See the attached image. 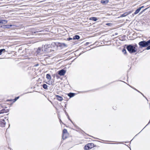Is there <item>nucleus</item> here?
I'll return each mask as SVG.
<instances>
[{
	"instance_id": "nucleus-19",
	"label": "nucleus",
	"mask_w": 150,
	"mask_h": 150,
	"mask_svg": "<svg viewBox=\"0 0 150 150\" xmlns=\"http://www.w3.org/2000/svg\"><path fill=\"white\" fill-rule=\"evenodd\" d=\"M5 52H7L5 49H0V55H1L3 53H4Z\"/></svg>"
},
{
	"instance_id": "nucleus-42",
	"label": "nucleus",
	"mask_w": 150,
	"mask_h": 150,
	"mask_svg": "<svg viewBox=\"0 0 150 150\" xmlns=\"http://www.w3.org/2000/svg\"><path fill=\"white\" fill-rule=\"evenodd\" d=\"M56 74H54L52 75V76L54 78L55 76L56 77Z\"/></svg>"
},
{
	"instance_id": "nucleus-31",
	"label": "nucleus",
	"mask_w": 150,
	"mask_h": 150,
	"mask_svg": "<svg viewBox=\"0 0 150 150\" xmlns=\"http://www.w3.org/2000/svg\"><path fill=\"white\" fill-rule=\"evenodd\" d=\"M3 22L4 23V24H6L8 22V21L7 20H3L2 19Z\"/></svg>"
},
{
	"instance_id": "nucleus-37",
	"label": "nucleus",
	"mask_w": 150,
	"mask_h": 150,
	"mask_svg": "<svg viewBox=\"0 0 150 150\" xmlns=\"http://www.w3.org/2000/svg\"><path fill=\"white\" fill-rule=\"evenodd\" d=\"M0 22L1 23V25H2L3 24H4L3 22L2 19L0 20Z\"/></svg>"
},
{
	"instance_id": "nucleus-59",
	"label": "nucleus",
	"mask_w": 150,
	"mask_h": 150,
	"mask_svg": "<svg viewBox=\"0 0 150 150\" xmlns=\"http://www.w3.org/2000/svg\"><path fill=\"white\" fill-rule=\"evenodd\" d=\"M8 149H11V148H10L9 147H8Z\"/></svg>"
},
{
	"instance_id": "nucleus-17",
	"label": "nucleus",
	"mask_w": 150,
	"mask_h": 150,
	"mask_svg": "<svg viewBox=\"0 0 150 150\" xmlns=\"http://www.w3.org/2000/svg\"><path fill=\"white\" fill-rule=\"evenodd\" d=\"M80 38V37L79 35H74L73 37V40H78Z\"/></svg>"
},
{
	"instance_id": "nucleus-22",
	"label": "nucleus",
	"mask_w": 150,
	"mask_h": 150,
	"mask_svg": "<svg viewBox=\"0 0 150 150\" xmlns=\"http://www.w3.org/2000/svg\"><path fill=\"white\" fill-rule=\"evenodd\" d=\"M42 86L44 89L46 90L48 89V86L46 84H43L42 85Z\"/></svg>"
},
{
	"instance_id": "nucleus-23",
	"label": "nucleus",
	"mask_w": 150,
	"mask_h": 150,
	"mask_svg": "<svg viewBox=\"0 0 150 150\" xmlns=\"http://www.w3.org/2000/svg\"><path fill=\"white\" fill-rule=\"evenodd\" d=\"M51 47H50V48H47V50H48V51H46L45 52H51L54 51V50L51 49Z\"/></svg>"
},
{
	"instance_id": "nucleus-32",
	"label": "nucleus",
	"mask_w": 150,
	"mask_h": 150,
	"mask_svg": "<svg viewBox=\"0 0 150 150\" xmlns=\"http://www.w3.org/2000/svg\"><path fill=\"white\" fill-rule=\"evenodd\" d=\"M133 46L134 47V48H135L137 50V48L138 47V46L135 43L134 44H133Z\"/></svg>"
},
{
	"instance_id": "nucleus-40",
	"label": "nucleus",
	"mask_w": 150,
	"mask_h": 150,
	"mask_svg": "<svg viewBox=\"0 0 150 150\" xmlns=\"http://www.w3.org/2000/svg\"><path fill=\"white\" fill-rule=\"evenodd\" d=\"M90 44L89 42H87L85 44H84V45L85 46H87L89 44Z\"/></svg>"
},
{
	"instance_id": "nucleus-35",
	"label": "nucleus",
	"mask_w": 150,
	"mask_h": 150,
	"mask_svg": "<svg viewBox=\"0 0 150 150\" xmlns=\"http://www.w3.org/2000/svg\"><path fill=\"white\" fill-rule=\"evenodd\" d=\"M73 40V38H70V37H69V38H67V40H68V41H70V40Z\"/></svg>"
},
{
	"instance_id": "nucleus-24",
	"label": "nucleus",
	"mask_w": 150,
	"mask_h": 150,
	"mask_svg": "<svg viewBox=\"0 0 150 150\" xmlns=\"http://www.w3.org/2000/svg\"><path fill=\"white\" fill-rule=\"evenodd\" d=\"M76 129L79 130H81L82 132L83 133H85V134H87L88 135H88L84 131H83V130H81V129L78 126H76V127H75Z\"/></svg>"
},
{
	"instance_id": "nucleus-30",
	"label": "nucleus",
	"mask_w": 150,
	"mask_h": 150,
	"mask_svg": "<svg viewBox=\"0 0 150 150\" xmlns=\"http://www.w3.org/2000/svg\"><path fill=\"white\" fill-rule=\"evenodd\" d=\"M6 101L7 102H12L13 101L12 103H11V104H12L13 103V99H7L6 100Z\"/></svg>"
},
{
	"instance_id": "nucleus-14",
	"label": "nucleus",
	"mask_w": 150,
	"mask_h": 150,
	"mask_svg": "<svg viewBox=\"0 0 150 150\" xmlns=\"http://www.w3.org/2000/svg\"><path fill=\"white\" fill-rule=\"evenodd\" d=\"M42 52V47H39L36 51L37 54H40L41 52Z\"/></svg>"
},
{
	"instance_id": "nucleus-62",
	"label": "nucleus",
	"mask_w": 150,
	"mask_h": 150,
	"mask_svg": "<svg viewBox=\"0 0 150 150\" xmlns=\"http://www.w3.org/2000/svg\"><path fill=\"white\" fill-rule=\"evenodd\" d=\"M81 54V53L80 54H79V55H80Z\"/></svg>"
},
{
	"instance_id": "nucleus-28",
	"label": "nucleus",
	"mask_w": 150,
	"mask_h": 150,
	"mask_svg": "<svg viewBox=\"0 0 150 150\" xmlns=\"http://www.w3.org/2000/svg\"><path fill=\"white\" fill-rule=\"evenodd\" d=\"M129 86L131 87L134 90H135V91H137L138 92H139V93H140V91H138V90H137V89H136V88H134V87H133V86H131L130 85H129Z\"/></svg>"
},
{
	"instance_id": "nucleus-2",
	"label": "nucleus",
	"mask_w": 150,
	"mask_h": 150,
	"mask_svg": "<svg viewBox=\"0 0 150 150\" xmlns=\"http://www.w3.org/2000/svg\"><path fill=\"white\" fill-rule=\"evenodd\" d=\"M138 45L139 46V48H142L145 47H147L150 45V44L149 40L147 41L143 40L139 42Z\"/></svg>"
},
{
	"instance_id": "nucleus-8",
	"label": "nucleus",
	"mask_w": 150,
	"mask_h": 150,
	"mask_svg": "<svg viewBox=\"0 0 150 150\" xmlns=\"http://www.w3.org/2000/svg\"><path fill=\"white\" fill-rule=\"evenodd\" d=\"M50 46L51 48H53L56 50H57V42H52L51 45H50Z\"/></svg>"
},
{
	"instance_id": "nucleus-48",
	"label": "nucleus",
	"mask_w": 150,
	"mask_h": 150,
	"mask_svg": "<svg viewBox=\"0 0 150 150\" xmlns=\"http://www.w3.org/2000/svg\"><path fill=\"white\" fill-rule=\"evenodd\" d=\"M7 118H8V117H4V119H6Z\"/></svg>"
},
{
	"instance_id": "nucleus-41",
	"label": "nucleus",
	"mask_w": 150,
	"mask_h": 150,
	"mask_svg": "<svg viewBox=\"0 0 150 150\" xmlns=\"http://www.w3.org/2000/svg\"><path fill=\"white\" fill-rule=\"evenodd\" d=\"M15 26V25H11V24L9 25L10 28L11 27H14V26Z\"/></svg>"
},
{
	"instance_id": "nucleus-51",
	"label": "nucleus",
	"mask_w": 150,
	"mask_h": 150,
	"mask_svg": "<svg viewBox=\"0 0 150 150\" xmlns=\"http://www.w3.org/2000/svg\"><path fill=\"white\" fill-rule=\"evenodd\" d=\"M115 35H117L118 34V33H115Z\"/></svg>"
},
{
	"instance_id": "nucleus-25",
	"label": "nucleus",
	"mask_w": 150,
	"mask_h": 150,
	"mask_svg": "<svg viewBox=\"0 0 150 150\" xmlns=\"http://www.w3.org/2000/svg\"><path fill=\"white\" fill-rule=\"evenodd\" d=\"M65 113V114L66 115L67 117V118L68 119V120H69L70 119V117L68 115V114L67 113V112H66V110H64V109H63Z\"/></svg>"
},
{
	"instance_id": "nucleus-38",
	"label": "nucleus",
	"mask_w": 150,
	"mask_h": 150,
	"mask_svg": "<svg viewBox=\"0 0 150 150\" xmlns=\"http://www.w3.org/2000/svg\"><path fill=\"white\" fill-rule=\"evenodd\" d=\"M6 28L9 29L10 28L9 25H6Z\"/></svg>"
},
{
	"instance_id": "nucleus-43",
	"label": "nucleus",
	"mask_w": 150,
	"mask_h": 150,
	"mask_svg": "<svg viewBox=\"0 0 150 150\" xmlns=\"http://www.w3.org/2000/svg\"><path fill=\"white\" fill-rule=\"evenodd\" d=\"M71 122V123L73 125L74 123V122L72 121V120L70 118L69 120Z\"/></svg>"
},
{
	"instance_id": "nucleus-26",
	"label": "nucleus",
	"mask_w": 150,
	"mask_h": 150,
	"mask_svg": "<svg viewBox=\"0 0 150 150\" xmlns=\"http://www.w3.org/2000/svg\"><path fill=\"white\" fill-rule=\"evenodd\" d=\"M20 97L19 96H17L13 99V102H15Z\"/></svg>"
},
{
	"instance_id": "nucleus-57",
	"label": "nucleus",
	"mask_w": 150,
	"mask_h": 150,
	"mask_svg": "<svg viewBox=\"0 0 150 150\" xmlns=\"http://www.w3.org/2000/svg\"><path fill=\"white\" fill-rule=\"evenodd\" d=\"M52 81H51V85H53V84H52Z\"/></svg>"
},
{
	"instance_id": "nucleus-16",
	"label": "nucleus",
	"mask_w": 150,
	"mask_h": 150,
	"mask_svg": "<svg viewBox=\"0 0 150 150\" xmlns=\"http://www.w3.org/2000/svg\"><path fill=\"white\" fill-rule=\"evenodd\" d=\"M125 37H126V35H123L121 37H119V40L121 41H125Z\"/></svg>"
},
{
	"instance_id": "nucleus-10",
	"label": "nucleus",
	"mask_w": 150,
	"mask_h": 150,
	"mask_svg": "<svg viewBox=\"0 0 150 150\" xmlns=\"http://www.w3.org/2000/svg\"><path fill=\"white\" fill-rule=\"evenodd\" d=\"M6 124V122L4 119H2L0 121V125L2 127H5Z\"/></svg>"
},
{
	"instance_id": "nucleus-52",
	"label": "nucleus",
	"mask_w": 150,
	"mask_h": 150,
	"mask_svg": "<svg viewBox=\"0 0 150 150\" xmlns=\"http://www.w3.org/2000/svg\"><path fill=\"white\" fill-rule=\"evenodd\" d=\"M2 112H1V110H0V114H2Z\"/></svg>"
},
{
	"instance_id": "nucleus-7",
	"label": "nucleus",
	"mask_w": 150,
	"mask_h": 150,
	"mask_svg": "<svg viewBox=\"0 0 150 150\" xmlns=\"http://www.w3.org/2000/svg\"><path fill=\"white\" fill-rule=\"evenodd\" d=\"M68 133L67 130L66 129H63L62 135V139L63 140L65 139H66L67 138V137L66 136H64V134H67Z\"/></svg>"
},
{
	"instance_id": "nucleus-36",
	"label": "nucleus",
	"mask_w": 150,
	"mask_h": 150,
	"mask_svg": "<svg viewBox=\"0 0 150 150\" xmlns=\"http://www.w3.org/2000/svg\"><path fill=\"white\" fill-rule=\"evenodd\" d=\"M58 118H59V122H60V123L61 124L62 123V124H64V125H65L62 122V121L60 119V118H59V117H58Z\"/></svg>"
},
{
	"instance_id": "nucleus-49",
	"label": "nucleus",
	"mask_w": 150,
	"mask_h": 150,
	"mask_svg": "<svg viewBox=\"0 0 150 150\" xmlns=\"http://www.w3.org/2000/svg\"><path fill=\"white\" fill-rule=\"evenodd\" d=\"M140 7L142 9V8H143L144 7V6H142Z\"/></svg>"
},
{
	"instance_id": "nucleus-60",
	"label": "nucleus",
	"mask_w": 150,
	"mask_h": 150,
	"mask_svg": "<svg viewBox=\"0 0 150 150\" xmlns=\"http://www.w3.org/2000/svg\"><path fill=\"white\" fill-rule=\"evenodd\" d=\"M10 124H9V127H10Z\"/></svg>"
},
{
	"instance_id": "nucleus-9",
	"label": "nucleus",
	"mask_w": 150,
	"mask_h": 150,
	"mask_svg": "<svg viewBox=\"0 0 150 150\" xmlns=\"http://www.w3.org/2000/svg\"><path fill=\"white\" fill-rule=\"evenodd\" d=\"M132 11H127L123 14L121 15L120 17H119V18H120L122 17H125L127 15L130 14L131 13H132Z\"/></svg>"
},
{
	"instance_id": "nucleus-3",
	"label": "nucleus",
	"mask_w": 150,
	"mask_h": 150,
	"mask_svg": "<svg viewBox=\"0 0 150 150\" xmlns=\"http://www.w3.org/2000/svg\"><path fill=\"white\" fill-rule=\"evenodd\" d=\"M67 47L68 45L64 43L57 42V50H62Z\"/></svg>"
},
{
	"instance_id": "nucleus-20",
	"label": "nucleus",
	"mask_w": 150,
	"mask_h": 150,
	"mask_svg": "<svg viewBox=\"0 0 150 150\" xmlns=\"http://www.w3.org/2000/svg\"><path fill=\"white\" fill-rule=\"evenodd\" d=\"M46 77L47 79L49 80H50L51 79V76L49 74H46Z\"/></svg>"
},
{
	"instance_id": "nucleus-44",
	"label": "nucleus",
	"mask_w": 150,
	"mask_h": 150,
	"mask_svg": "<svg viewBox=\"0 0 150 150\" xmlns=\"http://www.w3.org/2000/svg\"><path fill=\"white\" fill-rule=\"evenodd\" d=\"M137 9H138L139 10V11H140L141 9V8L140 7H139L138 8H137Z\"/></svg>"
},
{
	"instance_id": "nucleus-63",
	"label": "nucleus",
	"mask_w": 150,
	"mask_h": 150,
	"mask_svg": "<svg viewBox=\"0 0 150 150\" xmlns=\"http://www.w3.org/2000/svg\"><path fill=\"white\" fill-rule=\"evenodd\" d=\"M88 47H87L86 48H87Z\"/></svg>"
},
{
	"instance_id": "nucleus-6",
	"label": "nucleus",
	"mask_w": 150,
	"mask_h": 150,
	"mask_svg": "<svg viewBox=\"0 0 150 150\" xmlns=\"http://www.w3.org/2000/svg\"><path fill=\"white\" fill-rule=\"evenodd\" d=\"M67 70L65 68H63L60 70H59L57 73L60 76H64Z\"/></svg>"
},
{
	"instance_id": "nucleus-12",
	"label": "nucleus",
	"mask_w": 150,
	"mask_h": 150,
	"mask_svg": "<svg viewBox=\"0 0 150 150\" xmlns=\"http://www.w3.org/2000/svg\"><path fill=\"white\" fill-rule=\"evenodd\" d=\"M109 0H101L100 3L103 5H105L107 4L109 2Z\"/></svg>"
},
{
	"instance_id": "nucleus-45",
	"label": "nucleus",
	"mask_w": 150,
	"mask_h": 150,
	"mask_svg": "<svg viewBox=\"0 0 150 150\" xmlns=\"http://www.w3.org/2000/svg\"><path fill=\"white\" fill-rule=\"evenodd\" d=\"M140 93L144 97H145V96L141 92H140V93Z\"/></svg>"
},
{
	"instance_id": "nucleus-13",
	"label": "nucleus",
	"mask_w": 150,
	"mask_h": 150,
	"mask_svg": "<svg viewBox=\"0 0 150 150\" xmlns=\"http://www.w3.org/2000/svg\"><path fill=\"white\" fill-rule=\"evenodd\" d=\"M67 95L70 98H71L74 96L76 94V93L70 92L67 93Z\"/></svg>"
},
{
	"instance_id": "nucleus-5",
	"label": "nucleus",
	"mask_w": 150,
	"mask_h": 150,
	"mask_svg": "<svg viewBox=\"0 0 150 150\" xmlns=\"http://www.w3.org/2000/svg\"><path fill=\"white\" fill-rule=\"evenodd\" d=\"M50 44L43 45L42 46V52H44L46 51H48L47 49L50 48Z\"/></svg>"
},
{
	"instance_id": "nucleus-29",
	"label": "nucleus",
	"mask_w": 150,
	"mask_h": 150,
	"mask_svg": "<svg viewBox=\"0 0 150 150\" xmlns=\"http://www.w3.org/2000/svg\"><path fill=\"white\" fill-rule=\"evenodd\" d=\"M105 25H107L110 26H112L113 25V24L111 23H106Z\"/></svg>"
},
{
	"instance_id": "nucleus-54",
	"label": "nucleus",
	"mask_w": 150,
	"mask_h": 150,
	"mask_svg": "<svg viewBox=\"0 0 150 150\" xmlns=\"http://www.w3.org/2000/svg\"><path fill=\"white\" fill-rule=\"evenodd\" d=\"M147 100V101H148L147 98H146V97L145 96V97H144Z\"/></svg>"
},
{
	"instance_id": "nucleus-46",
	"label": "nucleus",
	"mask_w": 150,
	"mask_h": 150,
	"mask_svg": "<svg viewBox=\"0 0 150 150\" xmlns=\"http://www.w3.org/2000/svg\"><path fill=\"white\" fill-rule=\"evenodd\" d=\"M73 125L74 126L75 128L76 127V126H77L76 125V124H74Z\"/></svg>"
},
{
	"instance_id": "nucleus-11",
	"label": "nucleus",
	"mask_w": 150,
	"mask_h": 150,
	"mask_svg": "<svg viewBox=\"0 0 150 150\" xmlns=\"http://www.w3.org/2000/svg\"><path fill=\"white\" fill-rule=\"evenodd\" d=\"M55 97L56 99L59 101H61L63 100V98L61 96L58 95H55Z\"/></svg>"
},
{
	"instance_id": "nucleus-58",
	"label": "nucleus",
	"mask_w": 150,
	"mask_h": 150,
	"mask_svg": "<svg viewBox=\"0 0 150 150\" xmlns=\"http://www.w3.org/2000/svg\"><path fill=\"white\" fill-rule=\"evenodd\" d=\"M111 144H116V143H112Z\"/></svg>"
},
{
	"instance_id": "nucleus-34",
	"label": "nucleus",
	"mask_w": 150,
	"mask_h": 150,
	"mask_svg": "<svg viewBox=\"0 0 150 150\" xmlns=\"http://www.w3.org/2000/svg\"><path fill=\"white\" fill-rule=\"evenodd\" d=\"M59 75V74H58H58L56 73V77L57 79H58L60 78V76Z\"/></svg>"
},
{
	"instance_id": "nucleus-50",
	"label": "nucleus",
	"mask_w": 150,
	"mask_h": 150,
	"mask_svg": "<svg viewBox=\"0 0 150 150\" xmlns=\"http://www.w3.org/2000/svg\"><path fill=\"white\" fill-rule=\"evenodd\" d=\"M3 108H5H5H7V107H6V106H5V107H3Z\"/></svg>"
},
{
	"instance_id": "nucleus-18",
	"label": "nucleus",
	"mask_w": 150,
	"mask_h": 150,
	"mask_svg": "<svg viewBox=\"0 0 150 150\" xmlns=\"http://www.w3.org/2000/svg\"><path fill=\"white\" fill-rule=\"evenodd\" d=\"M98 18L95 17H91L90 18L89 20L94 21H96L98 20Z\"/></svg>"
},
{
	"instance_id": "nucleus-56",
	"label": "nucleus",
	"mask_w": 150,
	"mask_h": 150,
	"mask_svg": "<svg viewBox=\"0 0 150 150\" xmlns=\"http://www.w3.org/2000/svg\"><path fill=\"white\" fill-rule=\"evenodd\" d=\"M66 105H67L66 104L64 106V107L65 108H66Z\"/></svg>"
},
{
	"instance_id": "nucleus-15",
	"label": "nucleus",
	"mask_w": 150,
	"mask_h": 150,
	"mask_svg": "<svg viewBox=\"0 0 150 150\" xmlns=\"http://www.w3.org/2000/svg\"><path fill=\"white\" fill-rule=\"evenodd\" d=\"M9 109H5V108H3L2 110H1V111L2 112V114H3L4 113H7L9 112Z\"/></svg>"
},
{
	"instance_id": "nucleus-21",
	"label": "nucleus",
	"mask_w": 150,
	"mask_h": 150,
	"mask_svg": "<svg viewBox=\"0 0 150 150\" xmlns=\"http://www.w3.org/2000/svg\"><path fill=\"white\" fill-rule=\"evenodd\" d=\"M122 52L125 55H127V53L125 49V48L124 47L123 48L122 50Z\"/></svg>"
},
{
	"instance_id": "nucleus-61",
	"label": "nucleus",
	"mask_w": 150,
	"mask_h": 150,
	"mask_svg": "<svg viewBox=\"0 0 150 150\" xmlns=\"http://www.w3.org/2000/svg\"><path fill=\"white\" fill-rule=\"evenodd\" d=\"M1 23L0 22V26L1 25Z\"/></svg>"
},
{
	"instance_id": "nucleus-53",
	"label": "nucleus",
	"mask_w": 150,
	"mask_h": 150,
	"mask_svg": "<svg viewBox=\"0 0 150 150\" xmlns=\"http://www.w3.org/2000/svg\"><path fill=\"white\" fill-rule=\"evenodd\" d=\"M134 15H135V14H134V13H133L132 14V15L133 16H134Z\"/></svg>"
},
{
	"instance_id": "nucleus-55",
	"label": "nucleus",
	"mask_w": 150,
	"mask_h": 150,
	"mask_svg": "<svg viewBox=\"0 0 150 150\" xmlns=\"http://www.w3.org/2000/svg\"><path fill=\"white\" fill-rule=\"evenodd\" d=\"M38 64H36L35 66H38Z\"/></svg>"
},
{
	"instance_id": "nucleus-27",
	"label": "nucleus",
	"mask_w": 150,
	"mask_h": 150,
	"mask_svg": "<svg viewBox=\"0 0 150 150\" xmlns=\"http://www.w3.org/2000/svg\"><path fill=\"white\" fill-rule=\"evenodd\" d=\"M6 25H2L0 26V28H2L4 29L6 28Z\"/></svg>"
},
{
	"instance_id": "nucleus-4",
	"label": "nucleus",
	"mask_w": 150,
	"mask_h": 150,
	"mask_svg": "<svg viewBox=\"0 0 150 150\" xmlns=\"http://www.w3.org/2000/svg\"><path fill=\"white\" fill-rule=\"evenodd\" d=\"M96 146V145L93 143H88L84 146V149L85 150H89Z\"/></svg>"
},
{
	"instance_id": "nucleus-39",
	"label": "nucleus",
	"mask_w": 150,
	"mask_h": 150,
	"mask_svg": "<svg viewBox=\"0 0 150 150\" xmlns=\"http://www.w3.org/2000/svg\"><path fill=\"white\" fill-rule=\"evenodd\" d=\"M147 9V8H146L145 9H144L143 10H142V11L139 13V14L141 13H143V12H144L146 9Z\"/></svg>"
},
{
	"instance_id": "nucleus-1",
	"label": "nucleus",
	"mask_w": 150,
	"mask_h": 150,
	"mask_svg": "<svg viewBox=\"0 0 150 150\" xmlns=\"http://www.w3.org/2000/svg\"><path fill=\"white\" fill-rule=\"evenodd\" d=\"M125 46L126 48L131 54L137 52V49L133 46L132 44L129 45H125Z\"/></svg>"
},
{
	"instance_id": "nucleus-47",
	"label": "nucleus",
	"mask_w": 150,
	"mask_h": 150,
	"mask_svg": "<svg viewBox=\"0 0 150 150\" xmlns=\"http://www.w3.org/2000/svg\"><path fill=\"white\" fill-rule=\"evenodd\" d=\"M89 136L91 137H93V138H94V139H98V138H95V137H93V136H90V135H89Z\"/></svg>"
},
{
	"instance_id": "nucleus-64",
	"label": "nucleus",
	"mask_w": 150,
	"mask_h": 150,
	"mask_svg": "<svg viewBox=\"0 0 150 150\" xmlns=\"http://www.w3.org/2000/svg\"><path fill=\"white\" fill-rule=\"evenodd\" d=\"M8 114H7V115H8Z\"/></svg>"
},
{
	"instance_id": "nucleus-33",
	"label": "nucleus",
	"mask_w": 150,
	"mask_h": 150,
	"mask_svg": "<svg viewBox=\"0 0 150 150\" xmlns=\"http://www.w3.org/2000/svg\"><path fill=\"white\" fill-rule=\"evenodd\" d=\"M139 12V10L137 9L136 10L135 12L134 13V14H137Z\"/></svg>"
}]
</instances>
